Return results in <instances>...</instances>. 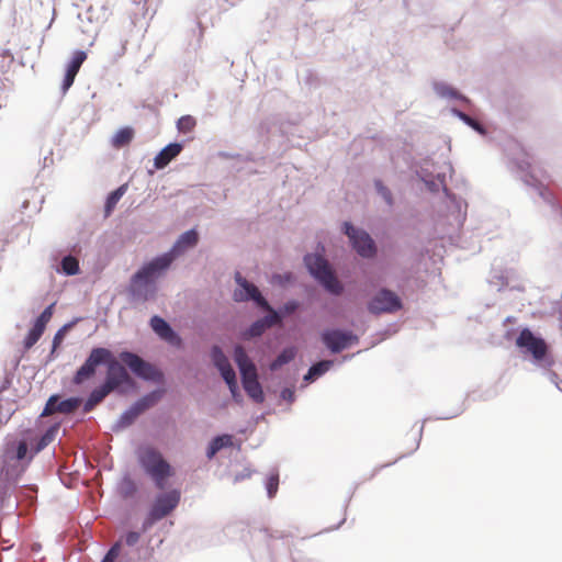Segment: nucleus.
<instances>
[{
	"label": "nucleus",
	"instance_id": "54",
	"mask_svg": "<svg viewBox=\"0 0 562 562\" xmlns=\"http://www.w3.org/2000/svg\"><path fill=\"white\" fill-rule=\"evenodd\" d=\"M220 375L224 383L226 384L227 389L239 385L237 382L236 372L234 371L232 366L220 372Z\"/></svg>",
	"mask_w": 562,
	"mask_h": 562
},
{
	"label": "nucleus",
	"instance_id": "14",
	"mask_svg": "<svg viewBox=\"0 0 562 562\" xmlns=\"http://www.w3.org/2000/svg\"><path fill=\"white\" fill-rule=\"evenodd\" d=\"M88 54L83 49H75L70 56V58L66 61L64 68V76L60 83V93L61 95H66L69 89L72 87L75 79L82 66L86 61Z\"/></svg>",
	"mask_w": 562,
	"mask_h": 562
},
{
	"label": "nucleus",
	"instance_id": "13",
	"mask_svg": "<svg viewBox=\"0 0 562 562\" xmlns=\"http://www.w3.org/2000/svg\"><path fill=\"white\" fill-rule=\"evenodd\" d=\"M509 169L514 172L527 187L533 188L540 198L549 201L550 193L542 182L531 171L530 164L525 159L512 158L508 162Z\"/></svg>",
	"mask_w": 562,
	"mask_h": 562
},
{
	"label": "nucleus",
	"instance_id": "11",
	"mask_svg": "<svg viewBox=\"0 0 562 562\" xmlns=\"http://www.w3.org/2000/svg\"><path fill=\"white\" fill-rule=\"evenodd\" d=\"M125 292L131 303H147L155 301L159 292V284L148 279L137 269L128 279Z\"/></svg>",
	"mask_w": 562,
	"mask_h": 562
},
{
	"label": "nucleus",
	"instance_id": "12",
	"mask_svg": "<svg viewBox=\"0 0 562 562\" xmlns=\"http://www.w3.org/2000/svg\"><path fill=\"white\" fill-rule=\"evenodd\" d=\"M175 259L167 251H162L144 261L137 270L140 271L148 279L153 280L156 284L167 276L172 267Z\"/></svg>",
	"mask_w": 562,
	"mask_h": 562
},
{
	"label": "nucleus",
	"instance_id": "3",
	"mask_svg": "<svg viewBox=\"0 0 562 562\" xmlns=\"http://www.w3.org/2000/svg\"><path fill=\"white\" fill-rule=\"evenodd\" d=\"M383 250L386 256L381 262V269L393 272L397 292L405 294L414 278L415 268H418L429 251L425 246H417L409 240H390L383 245Z\"/></svg>",
	"mask_w": 562,
	"mask_h": 562
},
{
	"label": "nucleus",
	"instance_id": "51",
	"mask_svg": "<svg viewBox=\"0 0 562 562\" xmlns=\"http://www.w3.org/2000/svg\"><path fill=\"white\" fill-rule=\"evenodd\" d=\"M400 329V326L396 322L390 323L386 325L385 328L376 331V336H379V339L373 340L371 342L370 347H375L378 344L382 342L384 339L392 337L395 335Z\"/></svg>",
	"mask_w": 562,
	"mask_h": 562
},
{
	"label": "nucleus",
	"instance_id": "6",
	"mask_svg": "<svg viewBox=\"0 0 562 562\" xmlns=\"http://www.w3.org/2000/svg\"><path fill=\"white\" fill-rule=\"evenodd\" d=\"M158 492L148 506L142 520L143 531H149L156 524L171 514L179 505L181 492L177 487L165 488Z\"/></svg>",
	"mask_w": 562,
	"mask_h": 562
},
{
	"label": "nucleus",
	"instance_id": "34",
	"mask_svg": "<svg viewBox=\"0 0 562 562\" xmlns=\"http://www.w3.org/2000/svg\"><path fill=\"white\" fill-rule=\"evenodd\" d=\"M56 271L66 277L78 276L81 272L79 261L72 255L64 256L59 266L56 268Z\"/></svg>",
	"mask_w": 562,
	"mask_h": 562
},
{
	"label": "nucleus",
	"instance_id": "44",
	"mask_svg": "<svg viewBox=\"0 0 562 562\" xmlns=\"http://www.w3.org/2000/svg\"><path fill=\"white\" fill-rule=\"evenodd\" d=\"M216 156L222 159H235L238 161H249V162H257L259 159H261V157L254 154L252 151H247L245 154H240V153L220 150V151H217Z\"/></svg>",
	"mask_w": 562,
	"mask_h": 562
},
{
	"label": "nucleus",
	"instance_id": "20",
	"mask_svg": "<svg viewBox=\"0 0 562 562\" xmlns=\"http://www.w3.org/2000/svg\"><path fill=\"white\" fill-rule=\"evenodd\" d=\"M240 442L235 443L234 436L227 432H221L213 436L206 445L205 457L212 461L216 453L224 449L236 448L240 449Z\"/></svg>",
	"mask_w": 562,
	"mask_h": 562
},
{
	"label": "nucleus",
	"instance_id": "52",
	"mask_svg": "<svg viewBox=\"0 0 562 562\" xmlns=\"http://www.w3.org/2000/svg\"><path fill=\"white\" fill-rule=\"evenodd\" d=\"M196 125V119L190 114L180 116L177 120V128L180 133H190Z\"/></svg>",
	"mask_w": 562,
	"mask_h": 562
},
{
	"label": "nucleus",
	"instance_id": "22",
	"mask_svg": "<svg viewBox=\"0 0 562 562\" xmlns=\"http://www.w3.org/2000/svg\"><path fill=\"white\" fill-rule=\"evenodd\" d=\"M234 281L236 286L232 293L233 301L236 303H245L251 301L258 289L250 284L239 271H235Z\"/></svg>",
	"mask_w": 562,
	"mask_h": 562
},
{
	"label": "nucleus",
	"instance_id": "27",
	"mask_svg": "<svg viewBox=\"0 0 562 562\" xmlns=\"http://www.w3.org/2000/svg\"><path fill=\"white\" fill-rule=\"evenodd\" d=\"M170 392V385L165 382H158L156 385L147 391L146 393L142 394V396L145 398L147 404L153 408L157 406L165 396Z\"/></svg>",
	"mask_w": 562,
	"mask_h": 562
},
{
	"label": "nucleus",
	"instance_id": "31",
	"mask_svg": "<svg viewBox=\"0 0 562 562\" xmlns=\"http://www.w3.org/2000/svg\"><path fill=\"white\" fill-rule=\"evenodd\" d=\"M316 282L329 294L338 295L342 292L341 283L330 269L319 276V279H317Z\"/></svg>",
	"mask_w": 562,
	"mask_h": 562
},
{
	"label": "nucleus",
	"instance_id": "25",
	"mask_svg": "<svg viewBox=\"0 0 562 562\" xmlns=\"http://www.w3.org/2000/svg\"><path fill=\"white\" fill-rule=\"evenodd\" d=\"M449 112L451 113L452 116L459 119L463 124L469 126L471 130H473L475 133H477L482 137H486L488 135V130L483 124H481L472 115L463 112L460 108L451 106L449 109Z\"/></svg>",
	"mask_w": 562,
	"mask_h": 562
},
{
	"label": "nucleus",
	"instance_id": "63",
	"mask_svg": "<svg viewBox=\"0 0 562 562\" xmlns=\"http://www.w3.org/2000/svg\"><path fill=\"white\" fill-rule=\"evenodd\" d=\"M262 531L266 533L267 539H284L289 536V533L280 530H272L269 528H263Z\"/></svg>",
	"mask_w": 562,
	"mask_h": 562
},
{
	"label": "nucleus",
	"instance_id": "8",
	"mask_svg": "<svg viewBox=\"0 0 562 562\" xmlns=\"http://www.w3.org/2000/svg\"><path fill=\"white\" fill-rule=\"evenodd\" d=\"M340 232L348 237L350 248L361 259L368 260L375 255V240L364 227L356 226L351 221H344Z\"/></svg>",
	"mask_w": 562,
	"mask_h": 562
},
{
	"label": "nucleus",
	"instance_id": "53",
	"mask_svg": "<svg viewBox=\"0 0 562 562\" xmlns=\"http://www.w3.org/2000/svg\"><path fill=\"white\" fill-rule=\"evenodd\" d=\"M14 61V56L10 49H2L0 54V72L5 74L9 71L12 63Z\"/></svg>",
	"mask_w": 562,
	"mask_h": 562
},
{
	"label": "nucleus",
	"instance_id": "50",
	"mask_svg": "<svg viewBox=\"0 0 562 562\" xmlns=\"http://www.w3.org/2000/svg\"><path fill=\"white\" fill-rule=\"evenodd\" d=\"M335 360H321L312 362L308 368L312 370L314 375L319 379L325 375L335 366Z\"/></svg>",
	"mask_w": 562,
	"mask_h": 562
},
{
	"label": "nucleus",
	"instance_id": "2",
	"mask_svg": "<svg viewBox=\"0 0 562 562\" xmlns=\"http://www.w3.org/2000/svg\"><path fill=\"white\" fill-rule=\"evenodd\" d=\"M59 426H49L37 439L33 449L27 448V434L8 436L0 454L1 490L3 494H11L19 487V482L32 462L33 458L44 450L57 436Z\"/></svg>",
	"mask_w": 562,
	"mask_h": 562
},
{
	"label": "nucleus",
	"instance_id": "17",
	"mask_svg": "<svg viewBox=\"0 0 562 562\" xmlns=\"http://www.w3.org/2000/svg\"><path fill=\"white\" fill-rule=\"evenodd\" d=\"M148 325L154 334L169 345H176L180 341V334L175 327L159 314L150 316Z\"/></svg>",
	"mask_w": 562,
	"mask_h": 562
},
{
	"label": "nucleus",
	"instance_id": "29",
	"mask_svg": "<svg viewBox=\"0 0 562 562\" xmlns=\"http://www.w3.org/2000/svg\"><path fill=\"white\" fill-rule=\"evenodd\" d=\"M138 416L139 415L134 409V407L132 405H130L126 409H124L121 413L119 418L112 425V427H111L112 431L113 432H120V431H123V430L127 429L128 427H131L132 425L135 424V422L137 420Z\"/></svg>",
	"mask_w": 562,
	"mask_h": 562
},
{
	"label": "nucleus",
	"instance_id": "26",
	"mask_svg": "<svg viewBox=\"0 0 562 562\" xmlns=\"http://www.w3.org/2000/svg\"><path fill=\"white\" fill-rule=\"evenodd\" d=\"M443 194L448 200V207L456 214V218L463 223L467 216V202L459 195L452 193L448 188H443Z\"/></svg>",
	"mask_w": 562,
	"mask_h": 562
},
{
	"label": "nucleus",
	"instance_id": "58",
	"mask_svg": "<svg viewBox=\"0 0 562 562\" xmlns=\"http://www.w3.org/2000/svg\"><path fill=\"white\" fill-rule=\"evenodd\" d=\"M420 182H423L426 187V189L430 192V193H438L440 191V189L442 190V180H436L434 179V177L431 178H428V179H423L420 177Z\"/></svg>",
	"mask_w": 562,
	"mask_h": 562
},
{
	"label": "nucleus",
	"instance_id": "61",
	"mask_svg": "<svg viewBox=\"0 0 562 562\" xmlns=\"http://www.w3.org/2000/svg\"><path fill=\"white\" fill-rule=\"evenodd\" d=\"M228 391L234 403H236L239 406L244 405V395L241 394L239 385L231 387L228 389Z\"/></svg>",
	"mask_w": 562,
	"mask_h": 562
},
{
	"label": "nucleus",
	"instance_id": "39",
	"mask_svg": "<svg viewBox=\"0 0 562 562\" xmlns=\"http://www.w3.org/2000/svg\"><path fill=\"white\" fill-rule=\"evenodd\" d=\"M301 306V301L295 297L288 299L283 304L279 306H273L271 310V316H273L274 322L277 319H283L286 315L295 312Z\"/></svg>",
	"mask_w": 562,
	"mask_h": 562
},
{
	"label": "nucleus",
	"instance_id": "7",
	"mask_svg": "<svg viewBox=\"0 0 562 562\" xmlns=\"http://www.w3.org/2000/svg\"><path fill=\"white\" fill-rule=\"evenodd\" d=\"M120 363L124 366L125 370L130 371L135 378L146 383L165 382L166 376L161 369L157 368L147 360L138 357L130 349H122L117 353Z\"/></svg>",
	"mask_w": 562,
	"mask_h": 562
},
{
	"label": "nucleus",
	"instance_id": "35",
	"mask_svg": "<svg viewBox=\"0 0 562 562\" xmlns=\"http://www.w3.org/2000/svg\"><path fill=\"white\" fill-rule=\"evenodd\" d=\"M262 484L267 493V497L272 499L279 491L280 473L277 468L271 469L263 477Z\"/></svg>",
	"mask_w": 562,
	"mask_h": 562
},
{
	"label": "nucleus",
	"instance_id": "55",
	"mask_svg": "<svg viewBox=\"0 0 562 562\" xmlns=\"http://www.w3.org/2000/svg\"><path fill=\"white\" fill-rule=\"evenodd\" d=\"M491 285L496 286V291L501 292L504 288L508 286V280L503 272H495L488 280Z\"/></svg>",
	"mask_w": 562,
	"mask_h": 562
},
{
	"label": "nucleus",
	"instance_id": "32",
	"mask_svg": "<svg viewBox=\"0 0 562 562\" xmlns=\"http://www.w3.org/2000/svg\"><path fill=\"white\" fill-rule=\"evenodd\" d=\"M135 136V130L130 126H121L111 137V145L115 148H121L128 145Z\"/></svg>",
	"mask_w": 562,
	"mask_h": 562
},
{
	"label": "nucleus",
	"instance_id": "42",
	"mask_svg": "<svg viewBox=\"0 0 562 562\" xmlns=\"http://www.w3.org/2000/svg\"><path fill=\"white\" fill-rule=\"evenodd\" d=\"M146 531H143V529L140 528L138 531L136 530H123L120 536H119V539L115 543H121V549H123V546H126V547H135L142 535L145 533Z\"/></svg>",
	"mask_w": 562,
	"mask_h": 562
},
{
	"label": "nucleus",
	"instance_id": "15",
	"mask_svg": "<svg viewBox=\"0 0 562 562\" xmlns=\"http://www.w3.org/2000/svg\"><path fill=\"white\" fill-rule=\"evenodd\" d=\"M200 232L198 226H193L182 232L173 241L171 247L167 250L169 255L176 260L187 254L189 250L194 249L200 241Z\"/></svg>",
	"mask_w": 562,
	"mask_h": 562
},
{
	"label": "nucleus",
	"instance_id": "23",
	"mask_svg": "<svg viewBox=\"0 0 562 562\" xmlns=\"http://www.w3.org/2000/svg\"><path fill=\"white\" fill-rule=\"evenodd\" d=\"M303 265L310 277L315 281L330 269L326 259L317 252H306L303 256Z\"/></svg>",
	"mask_w": 562,
	"mask_h": 562
},
{
	"label": "nucleus",
	"instance_id": "21",
	"mask_svg": "<svg viewBox=\"0 0 562 562\" xmlns=\"http://www.w3.org/2000/svg\"><path fill=\"white\" fill-rule=\"evenodd\" d=\"M186 143L187 139L175 140L164 146L154 157V168L156 170L165 169L181 153Z\"/></svg>",
	"mask_w": 562,
	"mask_h": 562
},
{
	"label": "nucleus",
	"instance_id": "1",
	"mask_svg": "<svg viewBox=\"0 0 562 562\" xmlns=\"http://www.w3.org/2000/svg\"><path fill=\"white\" fill-rule=\"evenodd\" d=\"M103 367L106 374L103 382L95 386L82 404V412L90 413L109 393L116 395L133 394L137 391L136 382L126 372L123 364L115 358L112 350L103 346H93L83 362L76 369L71 382L80 385L92 378L97 369Z\"/></svg>",
	"mask_w": 562,
	"mask_h": 562
},
{
	"label": "nucleus",
	"instance_id": "16",
	"mask_svg": "<svg viewBox=\"0 0 562 562\" xmlns=\"http://www.w3.org/2000/svg\"><path fill=\"white\" fill-rule=\"evenodd\" d=\"M115 493L122 501L137 504L140 498V483L126 471L116 482Z\"/></svg>",
	"mask_w": 562,
	"mask_h": 562
},
{
	"label": "nucleus",
	"instance_id": "62",
	"mask_svg": "<svg viewBox=\"0 0 562 562\" xmlns=\"http://www.w3.org/2000/svg\"><path fill=\"white\" fill-rule=\"evenodd\" d=\"M257 473H258L257 470H251L250 468H244L240 472L235 474L234 481L240 482V481L251 477L252 474H257Z\"/></svg>",
	"mask_w": 562,
	"mask_h": 562
},
{
	"label": "nucleus",
	"instance_id": "28",
	"mask_svg": "<svg viewBox=\"0 0 562 562\" xmlns=\"http://www.w3.org/2000/svg\"><path fill=\"white\" fill-rule=\"evenodd\" d=\"M234 361L239 370L241 379L244 376H249L251 373H257L255 364L245 353L241 347L237 346L234 349Z\"/></svg>",
	"mask_w": 562,
	"mask_h": 562
},
{
	"label": "nucleus",
	"instance_id": "60",
	"mask_svg": "<svg viewBox=\"0 0 562 562\" xmlns=\"http://www.w3.org/2000/svg\"><path fill=\"white\" fill-rule=\"evenodd\" d=\"M131 405L134 407L138 415L151 408L142 395L138 396Z\"/></svg>",
	"mask_w": 562,
	"mask_h": 562
},
{
	"label": "nucleus",
	"instance_id": "30",
	"mask_svg": "<svg viewBox=\"0 0 562 562\" xmlns=\"http://www.w3.org/2000/svg\"><path fill=\"white\" fill-rule=\"evenodd\" d=\"M432 418L431 417H425L422 419V426L418 430V435H417V438H416V441H415V447L407 453H402L400 454L394 461L392 462H387V463H384V464H380L378 467H375L372 471V473L370 474V476L368 477V480H371L373 479L381 470L385 469V468H389L393 464H395L397 461L413 454L418 448H419V445H420V441H422V438H423V434H424V425L426 422L428 420H431Z\"/></svg>",
	"mask_w": 562,
	"mask_h": 562
},
{
	"label": "nucleus",
	"instance_id": "46",
	"mask_svg": "<svg viewBox=\"0 0 562 562\" xmlns=\"http://www.w3.org/2000/svg\"><path fill=\"white\" fill-rule=\"evenodd\" d=\"M125 558H128V552L121 549V543H113L104 553L100 562H114L119 560L124 562Z\"/></svg>",
	"mask_w": 562,
	"mask_h": 562
},
{
	"label": "nucleus",
	"instance_id": "43",
	"mask_svg": "<svg viewBox=\"0 0 562 562\" xmlns=\"http://www.w3.org/2000/svg\"><path fill=\"white\" fill-rule=\"evenodd\" d=\"M296 381H297L296 372L284 378V382L289 383L291 386H284L281 389V391L279 393L280 398L286 401L290 404L295 402L296 395H295L294 384L296 383Z\"/></svg>",
	"mask_w": 562,
	"mask_h": 562
},
{
	"label": "nucleus",
	"instance_id": "24",
	"mask_svg": "<svg viewBox=\"0 0 562 562\" xmlns=\"http://www.w3.org/2000/svg\"><path fill=\"white\" fill-rule=\"evenodd\" d=\"M241 385L248 397L255 403H263L266 395L261 384L258 381L257 373H251L249 376L241 379Z\"/></svg>",
	"mask_w": 562,
	"mask_h": 562
},
{
	"label": "nucleus",
	"instance_id": "36",
	"mask_svg": "<svg viewBox=\"0 0 562 562\" xmlns=\"http://www.w3.org/2000/svg\"><path fill=\"white\" fill-rule=\"evenodd\" d=\"M274 323L273 316H271L270 313L266 314L252 321L246 329V334L250 337H259L263 334L267 327L272 326Z\"/></svg>",
	"mask_w": 562,
	"mask_h": 562
},
{
	"label": "nucleus",
	"instance_id": "38",
	"mask_svg": "<svg viewBox=\"0 0 562 562\" xmlns=\"http://www.w3.org/2000/svg\"><path fill=\"white\" fill-rule=\"evenodd\" d=\"M296 350L293 346H288L271 361L268 366L269 371L277 372L281 367L289 364L294 360Z\"/></svg>",
	"mask_w": 562,
	"mask_h": 562
},
{
	"label": "nucleus",
	"instance_id": "40",
	"mask_svg": "<svg viewBox=\"0 0 562 562\" xmlns=\"http://www.w3.org/2000/svg\"><path fill=\"white\" fill-rule=\"evenodd\" d=\"M268 282L281 289H289L295 285L296 277L291 271L273 272Z\"/></svg>",
	"mask_w": 562,
	"mask_h": 562
},
{
	"label": "nucleus",
	"instance_id": "59",
	"mask_svg": "<svg viewBox=\"0 0 562 562\" xmlns=\"http://www.w3.org/2000/svg\"><path fill=\"white\" fill-rule=\"evenodd\" d=\"M58 403V393L50 394L46 400L45 406L43 408L42 415H48L54 412H57L55 405Z\"/></svg>",
	"mask_w": 562,
	"mask_h": 562
},
{
	"label": "nucleus",
	"instance_id": "57",
	"mask_svg": "<svg viewBox=\"0 0 562 562\" xmlns=\"http://www.w3.org/2000/svg\"><path fill=\"white\" fill-rule=\"evenodd\" d=\"M542 371V374L558 389L561 390L562 385V379L559 376V374L552 370V367H549L548 369H540Z\"/></svg>",
	"mask_w": 562,
	"mask_h": 562
},
{
	"label": "nucleus",
	"instance_id": "41",
	"mask_svg": "<svg viewBox=\"0 0 562 562\" xmlns=\"http://www.w3.org/2000/svg\"><path fill=\"white\" fill-rule=\"evenodd\" d=\"M44 331L45 329L43 327L36 326L31 322V326L22 341L23 350L29 351L41 339Z\"/></svg>",
	"mask_w": 562,
	"mask_h": 562
},
{
	"label": "nucleus",
	"instance_id": "49",
	"mask_svg": "<svg viewBox=\"0 0 562 562\" xmlns=\"http://www.w3.org/2000/svg\"><path fill=\"white\" fill-rule=\"evenodd\" d=\"M80 395H71L64 398L58 396V403L55 405L57 412L70 413L80 402Z\"/></svg>",
	"mask_w": 562,
	"mask_h": 562
},
{
	"label": "nucleus",
	"instance_id": "4",
	"mask_svg": "<svg viewBox=\"0 0 562 562\" xmlns=\"http://www.w3.org/2000/svg\"><path fill=\"white\" fill-rule=\"evenodd\" d=\"M503 337L507 341H514L522 360L529 361L537 369H548L555 364L552 346L541 333L529 326L507 328Z\"/></svg>",
	"mask_w": 562,
	"mask_h": 562
},
{
	"label": "nucleus",
	"instance_id": "33",
	"mask_svg": "<svg viewBox=\"0 0 562 562\" xmlns=\"http://www.w3.org/2000/svg\"><path fill=\"white\" fill-rule=\"evenodd\" d=\"M207 356L211 364L217 370L218 373L231 367L228 358L224 353L223 349L217 345L211 346Z\"/></svg>",
	"mask_w": 562,
	"mask_h": 562
},
{
	"label": "nucleus",
	"instance_id": "64",
	"mask_svg": "<svg viewBox=\"0 0 562 562\" xmlns=\"http://www.w3.org/2000/svg\"><path fill=\"white\" fill-rule=\"evenodd\" d=\"M465 411V407H464V404H460L456 411L451 414H447V415H440V416H437L435 417L434 419L436 420H448V419H452L457 416H459L460 414H462L463 412Z\"/></svg>",
	"mask_w": 562,
	"mask_h": 562
},
{
	"label": "nucleus",
	"instance_id": "37",
	"mask_svg": "<svg viewBox=\"0 0 562 562\" xmlns=\"http://www.w3.org/2000/svg\"><path fill=\"white\" fill-rule=\"evenodd\" d=\"M128 184L123 183L115 189L111 190L106 195L104 200V213L106 215L111 214L113 210L115 209L119 201L123 198L125 192L127 191Z\"/></svg>",
	"mask_w": 562,
	"mask_h": 562
},
{
	"label": "nucleus",
	"instance_id": "19",
	"mask_svg": "<svg viewBox=\"0 0 562 562\" xmlns=\"http://www.w3.org/2000/svg\"><path fill=\"white\" fill-rule=\"evenodd\" d=\"M82 319L83 317L81 316L72 317L70 321H68L57 329L52 340L50 350L48 355L45 357L44 367H46L48 363L57 359V357L59 356L58 349L61 346L67 333L70 331Z\"/></svg>",
	"mask_w": 562,
	"mask_h": 562
},
{
	"label": "nucleus",
	"instance_id": "48",
	"mask_svg": "<svg viewBox=\"0 0 562 562\" xmlns=\"http://www.w3.org/2000/svg\"><path fill=\"white\" fill-rule=\"evenodd\" d=\"M56 302H53L44 307V310L32 319V323L36 326L43 327L46 329L47 324L53 317L55 312Z\"/></svg>",
	"mask_w": 562,
	"mask_h": 562
},
{
	"label": "nucleus",
	"instance_id": "47",
	"mask_svg": "<svg viewBox=\"0 0 562 562\" xmlns=\"http://www.w3.org/2000/svg\"><path fill=\"white\" fill-rule=\"evenodd\" d=\"M373 187L375 192L383 199V201L390 206H394V196L389 187L385 186L382 179L375 178L373 180Z\"/></svg>",
	"mask_w": 562,
	"mask_h": 562
},
{
	"label": "nucleus",
	"instance_id": "45",
	"mask_svg": "<svg viewBox=\"0 0 562 562\" xmlns=\"http://www.w3.org/2000/svg\"><path fill=\"white\" fill-rule=\"evenodd\" d=\"M125 558H128V552L121 549V543H113L104 553L100 562H114L119 560L124 562Z\"/></svg>",
	"mask_w": 562,
	"mask_h": 562
},
{
	"label": "nucleus",
	"instance_id": "5",
	"mask_svg": "<svg viewBox=\"0 0 562 562\" xmlns=\"http://www.w3.org/2000/svg\"><path fill=\"white\" fill-rule=\"evenodd\" d=\"M134 453L138 468L153 485L158 490L167 488L176 470L162 452L151 442H140Z\"/></svg>",
	"mask_w": 562,
	"mask_h": 562
},
{
	"label": "nucleus",
	"instance_id": "18",
	"mask_svg": "<svg viewBox=\"0 0 562 562\" xmlns=\"http://www.w3.org/2000/svg\"><path fill=\"white\" fill-rule=\"evenodd\" d=\"M431 87L440 99L458 101L464 106L472 105V100L467 94L446 81L432 80Z\"/></svg>",
	"mask_w": 562,
	"mask_h": 562
},
{
	"label": "nucleus",
	"instance_id": "9",
	"mask_svg": "<svg viewBox=\"0 0 562 562\" xmlns=\"http://www.w3.org/2000/svg\"><path fill=\"white\" fill-rule=\"evenodd\" d=\"M404 307L405 304L401 294L387 286H380L366 302L367 312L374 316L394 314L404 310Z\"/></svg>",
	"mask_w": 562,
	"mask_h": 562
},
{
	"label": "nucleus",
	"instance_id": "56",
	"mask_svg": "<svg viewBox=\"0 0 562 562\" xmlns=\"http://www.w3.org/2000/svg\"><path fill=\"white\" fill-rule=\"evenodd\" d=\"M251 301L259 307L267 310L271 313V310H273V305L269 302L268 297L260 293L258 290Z\"/></svg>",
	"mask_w": 562,
	"mask_h": 562
},
{
	"label": "nucleus",
	"instance_id": "10",
	"mask_svg": "<svg viewBox=\"0 0 562 562\" xmlns=\"http://www.w3.org/2000/svg\"><path fill=\"white\" fill-rule=\"evenodd\" d=\"M319 340L331 353H339L359 344V336L350 328L327 326L319 331Z\"/></svg>",
	"mask_w": 562,
	"mask_h": 562
}]
</instances>
